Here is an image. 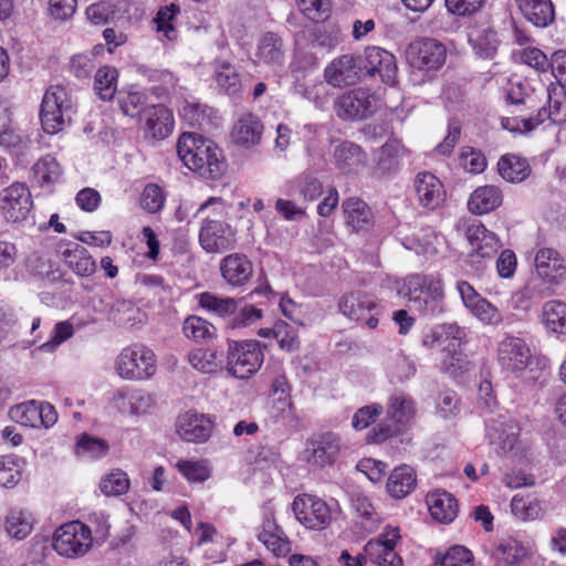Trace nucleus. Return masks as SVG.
Returning a JSON list of instances; mask_svg holds the SVG:
<instances>
[{
    "label": "nucleus",
    "instance_id": "c756f323",
    "mask_svg": "<svg viewBox=\"0 0 566 566\" xmlns=\"http://www.w3.org/2000/svg\"><path fill=\"white\" fill-rule=\"evenodd\" d=\"M220 271L227 283L232 286H242L251 279L253 264L247 255L233 253L222 259Z\"/></svg>",
    "mask_w": 566,
    "mask_h": 566
},
{
    "label": "nucleus",
    "instance_id": "c03bdc74",
    "mask_svg": "<svg viewBox=\"0 0 566 566\" xmlns=\"http://www.w3.org/2000/svg\"><path fill=\"white\" fill-rule=\"evenodd\" d=\"M541 322L545 329L554 335H566V303L559 300L543 304Z\"/></svg>",
    "mask_w": 566,
    "mask_h": 566
},
{
    "label": "nucleus",
    "instance_id": "9b49d317",
    "mask_svg": "<svg viewBox=\"0 0 566 566\" xmlns=\"http://www.w3.org/2000/svg\"><path fill=\"white\" fill-rule=\"evenodd\" d=\"M381 106L380 98L367 88H354L334 102L336 115L343 120H360L371 116Z\"/></svg>",
    "mask_w": 566,
    "mask_h": 566
},
{
    "label": "nucleus",
    "instance_id": "79ce46f5",
    "mask_svg": "<svg viewBox=\"0 0 566 566\" xmlns=\"http://www.w3.org/2000/svg\"><path fill=\"white\" fill-rule=\"evenodd\" d=\"M34 522V517L30 511L21 507H12L6 515L4 531L9 537L22 541L31 534Z\"/></svg>",
    "mask_w": 566,
    "mask_h": 566
},
{
    "label": "nucleus",
    "instance_id": "393cba45",
    "mask_svg": "<svg viewBox=\"0 0 566 566\" xmlns=\"http://www.w3.org/2000/svg\"><path fill=\"white\" fill-rule=\"evenodd\" d=\"M264 132V125L259 116L244 113L234 122L230 137L234 145L251 149L260 145Z\"/></svg>",
    "mask_w": 566,
    "mask_h": 566
},
{
    "label": "nucleus",
    "instance_id": "473e14b6",
    "mask_svg": "<svg viewBox=\"0 0 566 566\" xmlns=\"http://www.w3.org/2000/svg\"><path fill=\"white\" fill-rule=\"evenodd\" d=\"M0 147L19 155L27 147V139L12 126L11 112L6 101L0 99Z\"/></svg>",
    "mask_w": 566,
    "mask_h": 566
},
{
    "label": "nucleus",
    "instance_id": "20e7f679",
    "mask_svg": "<svg viewBox=\"0 0 566 566\" xmlns=\"http://www.w3.org/2000/svg\"><path fill=\"white\" fill-rule=\"evenodd\" d=\"M75 104L66 88L60 85L50 86L42 98L40 119L48 134H57L71 125L75 114Z\"/></svg>",
    "mask_w": 566,
    "mask_h": 566
},
{
    "label": "nucleus",
    "instance_id": "dca6fc26",
    "mask_svg": "<svg viewBox=\"0 0 566 566\" xmlns=\"http://www.w3.org/2000/svg\"><path fill=\"white\" fill-rule=\"evenodd\" d=\"M0 201L4 218L13 223L27 220L33 207L30 189L23 182L4 188Z\"/></svg>",
    "mask_w": 566,
    "mask_h": 566
},
{
    "label": "nucleus",
    "instance_id": "bb28decb",
    "mask_svg": "<svg viewBox=\"0 0 566 566\" xmlns=\"http://www.w3.org/2000/svg\"><path fill=\"white\" fill-rule=\"evenodd\" d=\"M211 431L212 423L203 415L186 412L177 420V433L187 442L202 443L209 439Z\"/></svg>",
    "mask_w": 566,
    "mask_h": 566
},
{
    "label": "nucleus",
    "instance_id": "a18cd8bd",
    "mask_svg": "<svg viewBox=\"0 0 566 566\" xmlns=\"http://www.w3.org/2000/svg\"><path fill=\"white\" fill-rule=\"evenodd\" d=\"M258 538L275 556H284L291 549L290 541L284 535V532L270 517L264 520Z\"/></svg>",
    "mask_w": 566,
    "mask_h": 566
},
{
    "label": "nucleus",
    "instance_id": "b1692460",
    "mask_svg": "<svg viewBox=\"0 0 566 566\" xmlns=\"http://www.w3.org/2000/svg\"><path fill=\"white\" fill-rule=\"evenodd\" d=\"M146 136L156 140L167 138L174 130L172 112L163 104L146 106L140 112Z\"/></svg>",
    "mask_w": 566,
    "mask_h": 566
},
{
    "label": "nucleus",
    "instance_id": "cd10ccee",
    "mask_svg": "<svg viewBox=\"0 0 566 566\" xmlns=\"http://www.w3.org/2000/svg\"><path fill=\"white\" fill-rule=\"evenodd\" d=\"M113 400L122 413L130 415L146 413L155 405V399L149 392L128 387L115 391Z\"/></svg>",
    "mask_w": 566,
    "mask_h": 566
},
{
    "label": "nucleus",
    "instance_id": "de8ad7c7",
    "mask_svg": "<svg viewBox=\"0 0 566 566\" xmlns=\"http://www.w3.org/2000/svg\"><path fill=\"white\" fill-rule=\"evenodd\" d=\"M497 169L500 176L509 182H521L525 180L531 172L526 159L512 154L504 155L500 158Z\"/></svg>",
    "mask_w": 566,
    "mask_h": 566
},
{
    "label": "nucleus",
    "instance_id": "4be33fe9",
    "mask_svg": "<svg viewBox=\"0 0 566 566\" xmlns=\"http://www.w3.org/2000/svg\"><path fill=\"white\" fill-rule=\"evenodd\" d=\"M339 451V436L334 432H326L308 441L305 449V459L308 464L323 468L332 464Z\"/></svg>",
    "mask_w": 566,
    "mask_h": 566
},
{
    "label": "nucleus",
    "instance_id": "a878e982",
    "mask_svg": "<svg viewBox=\"0 0 566 566\" xmlns=\"http://www.w3.org/2000/svg\"><path fill=\"white\" fill-rule=\"evenodd\" d=\"M417 200L423 208L433 210L446 199V190L440 179L429 171L419 172L413 179Z\"/></svg>",
    "mask_w": 566,
    "mask_h": 566
},
{
    "label": "nucleus",
    "instance_id": "f257e3e1",
    "mask_svg": "<svg viewBox=\"0 0 566 566\" xmlns=\"http://www.w3.org/2000/svg\"><path fill=\"white\" fill-rule=\"evenodd\" d=\"M340 32L334 27H305L294 33V59L291 71L300 73L314 70L318 61L340 43Z\"/></svg>",
    "mask_w": 566,
    "mask_h": 566
},
{
    "label": "nucleus",
    "instance_id": "6e6d98bb",
    "mask_svg": "<svg viewBox=\"0 0 566 566\" xmlns=\"http://www.w3.org/2000/svg\"><path fill=\"white\" fill-rule=\"evenodd\" d=\"M137 73L146 77L149 82L158 83L154 85V93L158 96L168 94L176 85L174 74L167 70H156L146 65H138Z\"/></svg>",
    "mask_w": 566,
    "mask_h": 566
},
{
    "label": "nucleus",
    "instance_id": "f3484780",
    "mask_svg": "<svg viewBox=\"0 0 566 566\" xmlns=\"http://www.w3.org/2000/svg\"><path fill=\"white\" fill-rule=\"evenodd\" d=\"M406 59L415 69L438 70L446 61V48L433 39H420L409 44Z\"/></svg>",
    "mask_w": 566,
    "mask_h": 566
},
{
    "label": "nucleus",
    "instance_id": "ea45409f",
    "mask_svg": "<svg viewBox=\"0 0 566 566\" xmlns=\"http://www.w3.org/2000/svg\"><path fill=\"white\" fill-rule=\"evenodd\" d=\"M416 483V471L411 467L402 464L391 471L386 488L391 497L402 499L415 490Z\"/></svg>",
    "mask_w": 566,
    "mask_h": 566
},
{
    "label": "nucleus",
    "instance_id": "f8f14e48",
    "mask_svg": "<svg viewBox=\"0 0 566 566\" xmlns=\"http://www.w3.org/2000/svg\"><path fill=\"white\" fill-rule=\"evenodd\" d=\"M496 360L504 373L518 377L532 364L533 355L525 339L506 334L497 344Z\"/></svg>",
    "mask_w": 566,
    "mask_h": 566
},
{
    "label": "nucleus",
    "instance_id": "3c124183",
    "mask_svg": "<svg viewBox=\"0 0 566 566\" xmlns=\"http://www.w3.org/2000/svg\"><path fill=\"white\" fill-rule=\"evenodd\" d=\"M214 81L218 87L228 95H237L242 87L237 69L226 61L216 63Z\"/></svg>",
    "mask_w": 566,
    "mask_h": 566
},
{
    "label": "nucleus",
    "instance_id": "4468645a",
    "mask_svg": "<svg viewBox=\"0 0 566 566\" xmlns=\"http://www.w3.org/2000/svg\"><path fill=\"white\" fill-rule=\"evenodd\" d=\"M465 235L472 248V251L468 254L467 262L471 265H476L475 270H480L482 262L492 259L501 248L496 234L488 230L479 221L468 226Z\"/></svg>",
    "mask_w": 566,
    "mask_h": 566
},
{
    "label": "nucleus",
    "instance_id": "13d9d810",
    "mask_svg": "<svg viewBox=\"0 0 566 566\" xmlns=\"http://www.w3.org/2000/svg\"><path fill=\"white\" fill-rule=\"evenodd\" d=\"M109 446L106 440L87 433L82 434L75 446V453L85 459L103 458L107 454Z\"/></svg>",
    "mask_w": 566,
    "mask_h": 566
},
{
    "label": "nucleus",
    "instance_id": "0e129e2a",
    "mask_svg": "<svg viewBox=\"0 0 566 566\" xmlns=\"http://www.w3.org/2000/svg\"><path fill=\"white\" fill-rule=\"evenodd\" d=\"M511 509L512 513L523 521L536 520L543 513L539 502L531 496L515 495L511 501Z\"/></svg>",
    "mask_w": 566,
    "mask_h": 566
},
{
    "label": "nucleus",
    "instance_id": "9d476101",
    "mask_svg": "<svg viewBox=\"0 0 566 566\" xmlns=\"http://www.w3.org/2000/svg\"><path fill=\"white\" fill-rule=\"evenodd\" d=\"M547 118L554 124L566 122V93L562 87H548V111L543 107L530 117L506 118L502 125L511 132L530 133Z\"/></svg>",
    "mask_w": 566,
    "mask_h": 566
},
{
    "label": "nucleus",
    "instance_id": "7c9ffc66",
    "mask_svg": "<svg viewBox=\"0 0 566 566\" xmlns=\"http://www.w3.org/2000/svg\"><path fill=\"white\" fill-rule=\"evenodd\" d=\"M535 269L537 274L547 282H558L566 273L564 259L552 248H542L536 252Z\"/></svg>",
    "mask_w": 566,
    "mask_h": 566
},
{
    "label": "nucleus",
    "instance_id": "58836bf2",
    "mask_svg": "<svg viewBox=\"0 0 566 566\" xmlns=\"http://www.w3.org/2000/svg\"><path fill=\"white\" fill-rule=\"evenodd\" d=\"M343 211L345 221L353 231L367 230L373 224V213L365 201L357 197L344 200Z\"/></svg>",
    "mask_w": 566,
    "mask_h": 566
},
{
    "label": "nucleus",
    "instance_id": "37998d69",
    "mask_svg": "<svg viewBox=\"0 0 566 566\" xmlns=\"http://www.w3.org/2000/svg\"><path fill=\"white\" fill-rule=\"evenodd\" d=\"M61 256L65 264L80 276H90L96 270V264L88 251L77 244H70L61 251Z\"/></svg>",
    "mask_w": 566,
    "mask_h": 566
},
{
    "label": "nucleus",
    "instance_id": "603ef678",
    "mask_svg": "<svg viewBox=\"0 0 566 566\" xmlns=\"http://www.w3.org/2000/svg\"><path fill=\"white\" fill-rule=\"evenodd\" d=\"M117 70L109 65L99 67L94 77V90L103 101H109L117 91Z\"/></svg>",
    "mask_w": 566,
    "mask_h": 566
},
{
    "label": "nucleus",
    "instance_id": "f704fd0d",
    "mask_svg": "<svg viewBox=\"0 0 566 566\" xmlns=\"http://www.w3.org/2000/svg\"><path fill=\"white\" fill-rule=\"evenodd\" d=\"M62 174L60 163L51 155L41 157L32 167L33 182L48 192L61 181Z\"/></svg>",
    "mask_w": 566,
    "mask_h": 566
},
{
    "label": "nucleus",
    "instance_id": "c85d7f7f",
    "mask_svg": "<svg viewBox=\"0 0 566 566\" xmlns=\"http://www.w3.org/2000/svg\"><path fill=\"white\" fill-rule=\"evenodd\" d=\"M333 158L336 167L344 174L358 172L367 164V155L353 142L344 140L335 146Z\"/></svg>",
    "mask_w": 566,
    "mask_h": 566
},
{
    "label": "nucleus",
    "instance_id": "5701e85b",
    "mask_svg": "<svg viewBox=\"0 0 566 566\" xmlns=\"http://www.w3.org/2000/svg\"><path fill=\"white\" fill-rule=\"evenodd\" d=\"M486 434L492 444L503 453L514 449L518 438V427L507 415L499 413L496 417L485 419Z\"/></svg>",
    "mask_w": 566,
    "mask_h": 566
},
{
    "label": "nucleus",
    "instance_id": "2f4dec72",
    "mask_svg": "<svg viewBox=\"0 0 566 566\" xmlns=\"http://www.w3.org/2000/svg\"><path fill=\"white\" fill-rule=\"evenodd\" d=\"M255 56L262 64L281 67L285 61V48L280 35L266 32L260 36L256 45Z\"/></svg>",
    "mask_w": 566,
    "mask_h": 566
},
{
    "label": "nucleus",
    "instance_id": "8fccbe9b",
    "mask_svg": "<svg viewBox=\"0 0 566 566\" xmlns=\"http://www.w3.org/2000/svg\"><path fill=\"white\" fill-rule=\"evenodd\" d=\"M25 460L17 455L0 457V486L12 489L22 480Z\"/></svg>",
    "mask_w": 566,
    "mask_h": 566
},
{
    "label": "nucleus",
    "instance_id": "423d86ee",
    "mask_svg": "<svg viewBox=\"0 0 566 566\" xmlns=\"http://www.w3.org/2000/svg\"><path fill=\"white\" fill-rule=\"evenodd\" d=\"M52 547L64 558H81L93 547L92 531L81 521L64 523L54 531Z\"/></svg>",
    "mask_w": 566,
    "mask_h": 566
},
{
    "label": "nucleus",
    "instance_id": "7ed1b4c3",
    "mask_svg": "<svg viewBox=\"0 0 566 566\" xmlns=\"http://www.w3.org/2000/svg\"><path fill=\"white\" fill-rule=\"evenodd\" d=\"M177 154L186 167L205 178L218 179L227 168L222 150L214 142L195 133L179 137Z\"/></svg>",
    "mask_w": 566,
    "mask_h": 566
},
{
    "label": "nucleus",
    "instance_id": "4d7b16f0",
    "mask_svg": "<svg viewBox=\"0 0 566 566\" xmlns=\"http://www.w3.org/2000/svg\"><path fill=\"white\" fill-rule=\"evenodd\" d=\"M179 115L184 122L191 127H200L208 122L211 108L197 101L184 99L178 107Z\"/></svg>",
    "mask_w": 566,
    "mask_h": 566
},
{
    "label": "nucleus",
    "instance_id": "0eeeda50",
    "mask_svg": "<svg viewBox=\"0 0 566 566\" xmlns=\"http://www.w3.org/2000/svg\"><path fill=\"white\" fill-rule=\"evenodd\" d=\"M263 361L264 354L258 340H228L226 368L232 377L249 379Z\"/></svg>",
    "mask_w": 566,
    "mask_h": 566
},
{
    "label": "nucleus",
    "instance_id": "e2e57ef3",
    "mask_svg": "<svg viewBox=\"0 0 566 566\" xmlns=\"http://www.w3.org/2000/svg\"><path fill=\"white\" fill-rule=\"evenodd\" d=\"M388 373L392 381L403 382L415 376L416 366L409 357L399 352L390 358Z\"/></svg>",
    "mask_w": 566,
    "mask_h": 566
},
{
    "label": "nucleus",
    "instance_id": "864d4df0",
    "mask_svg": "<svg viewBox=\"0 0 566 566\" xmlns=\"http://www.w3.org/2000/svg\"><path fill=\"white\" fill-rule=\"evenodd\" d=\"M198 298L201 308L220 317L233 315L238 308L237 302L232 297H221L210 292H203L199 294Z\"/></svg>",
    "mask_w": 566,
    "mask_h": 566
},
{
    "label": "nucleus",
    "instance_id": "f03ea898",
    "mask_svg": "<svg viewBox=\"0 0 566 566\" xmlns=\"http://www.w3.org/2000/svg\"><path fill=\"white\" fill-rule=\"evenodd\" d=\"M397 292L423 316L437 317L444 313V284L438 273H412L397 283Z\"/></svg>",
    "mask_w": 566,
    "mask_h": 566
},
{
    "label": "nucleus",
    "instance_id": "aec40b11",
    "mask_svg": "<svg viewBox=\"0 0 566 566\" xmlns=\"http://www.w3.org/2000/svg\"><path fill=\"white\" fill-rule=\"evenodd\" d=\"M338 307L343 315L357 322H365L370 329L378 325L379 306L371 296L353 292L342 296Z\"/></svg>",
    "mask_w": 566,
    "mask_h": 566
},
{
    "label": "nucleus",
    "instance_id": "c9c22d12",
    "mask_svg": "<svg viewBox=\"0 0 566 566\" xmlns=\"http://www.w3.org/2000/svg\"><path fill=\"white\" fill-rule=\"evenodd\" d=\"M444 240L431 228H421L411 237L402 239V245L419 255L430 256L439 252Z\"/></svg>",
    "mask_w": 566,
    "mask_h": 566
},
{
    "label": "nucleus",
    "instance_id": "a19ab883",
    "mask_svg": "<svg viewBox=\"0 0 566 566\" xmlns=\"http://www.w3.org/2000/svg\"><path fill=\"white\" fill-rule=\"evenodd\" d=\"M523 15L535 27L545 28L554 21L552 0H515Z\"/></svg>",
    "mask_w": 566,
    "mask_h": 566
},
{
    "label": "nucleus",
    "instance_id": "bf43d9fd",
    "mask_svg": "<svg viewBox=\"0 0 566 566\" xmlns=\"http://www.w3.org/2000/svg\"><path fill=\"white\" fill-rule=\"evenodd\" d=\"M179 12V6L170 3L169 6L161 7L154 19L156 31L161 33L169 41H174L177 38V30L174 22Z\"/></svg>",
    "mask_w": 566,
    "mask_h": 566
},
{
    "label": "nucleus",
    "instance_id": "338daca9",
    "mask_svg": "<svg viewBox=\"0 0 566 566\" xmlns=\"http://www.w3.org/2000/svg\"><path fill=\"white\" fill-rule=\"evenodd\" d=\"M9 416L21 426L31 428L39 427L38 402L34 400L12 407L9 411Z\"/></svg>",
    "mask_w": 566,
    "mask_h": 566
},
{
    "label": "nucleus",
    "instance_id": "1a4fd4ad",
    "mask_svg": "<svg viewBox=\"0 0 566 566\" xmlns=\"http://www.w3.org/2000/svg\"><path fill=\"white\" fill-rule=\"evenodd\" d=\"M296 520L306 528L322 531L327 528L338 512V503L326 502L312 494L297 495L292 503Z\"/></svg>",
    "mask_w": 566,
    "mask_h": 566
},
{
    "label": "nucleus",
    "instance_id": "412c9836",
    "mask_svg": "<svg viewBox=\"0 0 566 566\" xmlns=\"http://www.w3.org/2000/svg\"><path fill=\"white\" fill-rule=\"evenodd\" d=\"M363 76L359 55L343 54L335 57L324 69V80L333 87L349 86Z\"/></svg>",
    "mask_w": 566,
    "mask_h": 566
},
{
    "label": "nucleus",
    "instance_id": "5fc2aeb1",
    "mask_svg": "<svg viewBox=\"0 0 566 566\" xmlns=\"http://www.w3.org/2000/svg\"><path fill=\"white\" fill-rule=\"evenodd\" d=\"M188 361L202 374H213L221 368V359L214 349L196 348L188 354Z\"/></svg>",
    "mask_w": 566,
    "mask_h": 566
},
{
    "label": "nucleus",
    "instance_id": "a211bd4d",
    "mask_svg": "<svg viewBox=\"0 0 566 566\" xmlns=\"http://www.w3.org/2000/svg\"><path fill=\"white\" fill-rule=\"evenodd\" d=\"M363 76H378L382 83L394 84L397 76L396 57L389 51L379 46H369L359 55Z\"/></svg>",
    "mask_w": 566,
    "mask_h": 566
},
{
    "label": "nucleus",
    "instance_id": "774afa93",
    "mask_svg": "<svg viewBox=\"0 0 566 566\" xmlns=\"http://www.w3.org/2000/svg\"><path fill=\"white\" fill-rule=\"evenodd\" d=\"M326 81H319L312 85L304 86L301 91V94L304 98L312 102L315 107L319 109H325L331 101L332 91Z\"/></svg>",
    "mask_w": 566,
    "mask_h": 566
},
{
    "label": "nucleus",
    "instance_id": "ddd939ff",
    "mask_svg": "<svg viewBox=\"0 0 566 566\" xmlns=\"http://www.w3.org/2000/svg\"><path fill=\"white\" fill-rule=\"evenodd\" d=\"M399 539V527L388 525L376 539L366 543L364 553L367 559L379 566H403L402 558L395 549Z\"/></svg>",
    "mask_w": 566,
    "mask_h": 566
},
{
    "label": "nucleus",
    "instance_id": "6e6552de",
    "mask_svg": "<svg viewBox=\"0 0 566 566\" xmlns=\"http://www.w3.org/2000/svg\"><path fill=\"white\" fill-rule=\"evenodd\" d=\"M416 415L415 402L405 392L392 394L387 403V416L390 422H380L368 433V441L381 443L398 434Z\"/></svg>",
    "mask_w": 566,
    "mask_h": 566
},
{
    "label": "nucleus",
    "instance_id": "39448f33",
    "mask_svg": "<svg viewBox=\"0 0 566 566\" xmlns=\"http://www.w3.org/2000/svg\"><path fill=\"white\" fill-rule=\"evenodd\" d=\"M114 368L118 377L124 380H147L156 374V355L153 349L143 344H133L119 352Z\"/></svg>",
    "mask_w": 566,
    "mask_h": 566
},
{
    "label": "nucleus",
    "instance_id": "680f3d73",
    "mask_svg": "<svg viewBox=\"0 0 566 566\" xmlns=\"http://www.w3.org/2000/svg\"><path fill=\"white\" fill-rule=\"evenodd\" d=\"M137 314H139V310L130 301L116 300L111 304L107 318L117 325L133 326Z\"/></svg>",
    "mask_w": 566,
    "mask_h": 566
},
{
    "label": "nucleus",
    "instance_id": "e433bc0d",
    "mask_svg": "<svg viewBox=\"0 0 566 566\" xmlns=\"http://www.w3.org/2000/svg\"><path fill=\"white\" fill-rule=\"evenodd\" d=\"M350 507L361 530L371 533L378 528L381 516L367 495L360 492L353 493L350 495Z\"/></svg>",
    "mask_w": 566,
    "mask_h": 566
},
{
    "label": "nucleus",
    "instance_id": "72a5a7b5",
    "mask_svg": "<svg viewBox=\"0 0 566 566\" xmlns=\"http://www.w3.org/2000/svg\"><path fill=\"white\" fill-rule=\"evenodd\" d=\"M503 202L502 190L494 185L478 187L469 197L468 209L476 216L497 209Z\"/></svg>",
    "mask_w": 566,
    "mask_h": 566
},
{
    "label": "nucleus",
    "instance_id": "052dcab7",
    "mask_svg": "<svg viewBox=\"0 0 566 566\" xmlns=\"http://www.w3.org/2000/svg\"><path fill=\"white\" fill-rule=\"evenodd\" d=\"M129 479L126 472L116 469L102 478L99 482L101 492L105 496H118L129 490Z\"/></svg>",
    "mask_w": 566,
    "mask_h": 566
},
{
    "label": "nucleus",
    "instance_id": "09e8293b",
    "mask_svg": "<svg viewBox=\"0 0 566 566\" xmlns=\"http://www.w3.org/2000/svg\"><path fill=\"white\" fill-rule=\"evenodd\" d=\"M184 335L195 343H208L217 335V328L207 319L191 315L188 316L182 324Z\"/></svg>",
    "mask_w": 566,
    "mask_h": 566
},
{
    "label": "nucleus",
    "instance_id": "2eb2a0df",
    "mask_svg": "<svg viewBox=\"0 0 566 566\" xmlns=\"http://www.w3.org/2000/svg\"><path fill=\"white\" fill-rule=\"evenodd\" d=\"M457 291L468 312L483 325L497 326L503 322L501 311L483 297L467 281L457 282Z\"/></svg>",
    "mask_w": 566,
    "mask_h": 566
},
{
    "label": "nucleus",
    "instance_id": "69168bd1",
    "mask_svg": "<svg viewBox=\"0 0 566 566\" xmlns=\"http://www.w3.org/2000/svg\"><path fill=\"white\" fill-rule=\"evenodd\" d=\"M434 566H473V555L464 546L455 545L437 555Z\"/></svg>",
    "mask_w": 566,
    "mask_h": 566
},
{
    "label": "nucleus",
    "instance_id": "4c0bfd02",
    "mask_svg": "<svg viewBox=\"0 0 566 566\" xmlns=\"http://www.w3.org/2000/svg\"><path fill=\"white\" fill-rule=\"evenodd\" d=\"M431 516L441 522L450 523L458 514V503L455 497L446 491H434L426 499Z\"/></svg>",
    "mask_w": 566,
    "mask_h": 566
},
{
    "label": "nucleus",
    "instance_id": "6ab92c4d",
    "mask_svg": "<svg viewBox=\"0 0 566 566\" xmlns=\"http://www.w3.org/2000/svg\"><path fill=\"white\" fill-rule=\"evenodd\" d=\"M235 241V231L229 223L205 219L199 232V242L205 251L221 253L233 249Z\"/></svg>",
    "mask_w": 566,
    "mask_h": 566
},
{
    "label": "nucleus",
    "instance_id": "49530a36",
    "mask_svg": "<svg viewBox=\"0 0 566 566\" xmlns=\"http://www.w3.org/2000/svg\"><path fill=\"white\" fill-rule=\"evenodd\" d=\"M29 273L44 284L59 282L63 277L62 271L50 259L32 254L27 261Z\"/></svg>",
    "mask_w": 566,
    "mask_h": 566
}]
</instances>
